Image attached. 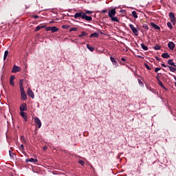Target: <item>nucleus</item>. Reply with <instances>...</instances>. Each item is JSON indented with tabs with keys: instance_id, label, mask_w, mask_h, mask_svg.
Listing matches in <instances>:
<instances>
[{
	"instance_id": "obj_1",
	"label": "nucleus",
	"mask_w": 176,
	"mask_h": 176,
	"mask_svg": "<svg viewBox=\"0 0 176 176\" xmlns=\"http://www.w3.org/2000/svg\"><path fill=\"white\" fill-rule=\"evenodd\" d=\"M86 14H85V12H77L74 14V19H82V20H84L85 19V15Z\"/></svg>"
},
{
	"instance_id": "obj_2",
	"label": "nucleus",
	"mask_w": 176,
	"mask_h": 176,
	"mask_svg": "<svg viewBox=\"0 0 176 176\" xmlns=\"http://www.w3.org/2000/svg\"><path fill=\"white\" fill-rule=\"evenodd\" d=\"M169 18L170 19V21L173 25H175L176 24V19H175V14L173 12H169Z\"/></svg>"
},
{
	"instance_id": "obj_3",
	"label": "nucleus",
	"mask_w": 176,
	"mask_h": 176,
	"mask_svg": "<svg viewBox=\"0 0 176 176\" xmlns=\"http://www.w3.org/2000/svg\"><path fill=\"white\" fill-rule=\"evenodd\" d=\"M129 28H131V31L133 32V34L138 36V30L134 27L133 24H129Z\"/></svg>"
},
{
	"instance_id": "obj_4",
	"label": "nucleus",
	"mask_w": 176,
	"mask_h": 176,
	"mask_svg": "<svg viewBox=\"0 0 176 176\" xmlns=\"http://www.w3.org/2000/svg\"><path fill=\"white\" fill-rule=\"evenodd\" d=\"M21 71V67L14 65L12 67V74H16V72H20Z\"/></svg>"
},
{
	"instance_id": "obj_5",
	"label": "nucleus",
	"mask_w": 176,
	"mask_h": 176,
	"mask_svg": "<svg viewBox=\"0 0 176 176\" xmlns=\"http://www.w3.org/2000/svg\"><path fill=\"white\" fill-rule=\"evenodd\" d=\"M108 14H109V17H113V16H115L116 14V9L115 8H113L110 10H109V12H108Z\"/></svg>"
},
{
	"instance_id": "obj_6",
	"label": "nucleus",
	"mask_w": 176,
	"mask_h": 176,
	"mask_svg": "<svg viewBox=\"0 0 176 176\" xmlns=\"http://www.w3.org/2000/svg\"><path fill=\"white\" fill-rule=\"evenodd\" d=\"M27 94L29 97H31V98H35V95L34 94L32 89H31L30 88L28 89Z\"/></svg>"
},
{
	"instance_id": "obj_7",
	"label": "nucleus",
	"mask_w": 176,
	"mask_h": 176,
	"mask_svg": "<svg viewBox=\"0 0 176 176\" xmlns=\"http://www.w3.org/2000/svg\"><path fill=\"white\" fill-rule=\"evenodd\" d=\"M20 115L24 119L25 122H28V115L24 111H20Z\"/></svg>"
},
{
	"instance_id": "obj_8",
	"label": "nucleus",
	"mask_w": 176,
	"mask_h": 176,
	"mask_svg": "<svg viewBox=\"0 0 176 176\" xmlns=\"http://www.w3.org/2000/svg\"><path fill=\"white\" fill-rule=\"evenodd\" d=\"M34 122L38 126V129L42 127V122H41V120L38 118V117L34 118Z\"/></svg>"
},
{
	"instance_id": "obj_9",
	"label": "nucleus",
	"mask_w": 176,
	"mask_h": 176,
	"mask_svg": "<svg viewBox=\"0 0 176 176\" xmlns=\"http://www.w3.org/2000/svg\"><path fill=\"white\" fill-rule=\"evenodd\" d=\"M19 109L21 112H24V111H27V104L26 103H23L21 104Z\"/></svg>"
},
{
	"instance_id": "obj_10",
	"label": "nucleus",
	"mask_w": 176,
	"mask_h": 176,
	"mask_svg": "<svg viewBox=\"0 0 176 176\" xmlns=\"http://www.w3.org/2000/svg\"><path fill=\"white\" fill-rule=\"evenodd\" d=\"M168 47H169V49L170 50H174V48L175 47V44L171 41H170L168 43Z\"/></svg>"
},
{
	"instance_id": "obj_11",
	"label": "nucleus",
	"mask_w": 176,
	"mask_h": 176,
	"mask_svg": "<svg viewBox=\"0 0 176 176\" xmlns=\"http://www.w3.org/2000/svg\"><path fill=\"white\" fill-rule=\"evenodd\" d=\"M14 76H11L10 78V85L11 86H14Z\"/></svg>"
},
{
	"instance_id": "obj_12",
	"label": "nucleus",
	"mask_w": 176,
	"mask_h": 176,
	"mask_svg": "<svg viewBox=\"0 0 176 176\" xmlns=\"http://www.w3.org/2000/svg\"><path fill=\"white\" fill-rule=\"evenodd\" d=\"M151 27L155 28V30H160V27L159 25H156V23H155L153 22L151 23Z\"/></svg>"
},
{
	"instance_id": "obj_13",
	"label": "nucleus",
	"mask_w": 176,
	"mask_h": 176,
	"mask_svg": "<svg viewBox=\"0 0 176 176\" xmlns=\"http://www.w3.org/2000/svg\"><path fill=\"white\" fill-rule=\"evenodd\" d=\"M26 163H28V162H34V163H37L38 162V160L37 159H34V158H30V159H27L25 160Z\"/></svg>"
},
{
	"instance_id": "obj_14",
	"label": "nucleus",
	"mask_w": 176,
	"mask_h": 176,
	"mask_svg": "<svg viewBox=\"0 0 176 176\" xmlns=\"http://www.w3.org/2000/svg\"><path fill=\"white\" fill-rule=\"evenodd\" d=\"M167 64L171 65L172 67H176V64L174 62H173V59H169L167 62Z\"/></svg>"
},
{
	"instance_id": "obj_15",
	"label": "nucleus",
	"mask_w": 176,
	"mask_h": 176,
	"mask_svg": "<svg viewBox=\"0 0 176 176\" xmlns=\"http://www.w3.org/2000/svg\"><path fill=\"white\" fill-rule=\"evenodd\" d=\"M89 35V33L86 32H81V34L78 35V38H83V36H87Z\"/></svg>"
},
{
	"instance_id": "obj_16",
	"label": "nucleus",
	"mask_w": 176,
	"mask_h": 176,
	"mask_svg": "<svg viewBox=\"0 0 176 176\" xmlns=\"http://www.w3.org/2000/svg\"><path fill=\"white\" fill-rule=\"evenodd\" d=\"M21 100H22V101H25V100H27V94H25V92L21 94Z\"/></svg>"
},
{
	"instance_id": "obj_17",
	"label": "nucleus",
	"mask_w": 176,
	"mask_h": 176,
	"mask_svg": "<svg viewBox=\"0 0 176 176\" xmlns=\"http://www.w3.org/2000/svg\"><path fill=\"white\" fill-rule=\"evenodd\" d=\"M84 20H86L87 21H92L93 18L91 16H89L86 15V14H85V15L84 16Z\"/></svg>"
},
{
	"instance_id": "obj_18",
	"label": "nucleus",
	"mask_w": 176,
	"mask_h": 176,
	"mask_svg": "<svg viewBox=\"0 0 176 176\" xmlns=\"http://www.w3.org/2000/svg\"><path fill=\"white\" fill-rule=\"evenodd\" d=\"M100 34L97 32H94L90 34L89 38H98Z\"/></svg>"
},
{
	"instance_id": "obj_19",
	"label": "nucleus",
	"mask_w": 176,
	"mask_h": 176,
	"mask_svg": "<svg viewBox=\"0 0 176 176\" xmlns=\"http://www.w3.org/2000/svg\"><path fill=\"white\" fill-rule=\"evenodd\" d=\"M168 68L169 69V71H170V72H176V67H175L168 65Z\"/></svg>"
},
{
	"instance_id": "obj_20",
	"label": "nucleus",
	"mask_w": 176,
	"mask_h": 176,
	"mask_svg": "<svg viewBox=\"0 0 176 176\" xmlns=\"http://www.w3.org/2000/svg\"><path fill=\"white\" fill-rule=\"evenodd\" d=\"M157 82L160 87H162V89H164V90H166V87H164V85H163V82H162L160 80H157Z\"/></svg>"
},
{
	"instance_id": "obj_21",
	"label": "nucleus",
	"mask_w": 176,
	"mask_h": 176,
	"mask_svg": "<svg viewBox=\"0 0 176 176\" xmlns=\"http://www.w3.org/2000/svg\"><path fill=\"white\" fill-rule=\"evenodd\" d=\"M110 60H111V63H113L114 64V65H118V61H116V59H115V58L111 56Z\"/></svg>"
},
{
	"instance_id": "obj_22",
	"label": "nucleus",
	"mask_w": 176,
	"mask_h": 176,
	"mask_svg": "<svg viewBox=\"0 0 176 176\" xmlns=\"http://www.w3.org/2000/svg\"><path fill=\"white\" fill-rule=\"evenodd\" d=\"M57 31H58V28L56 26L51 27V32L52 33L57 32Z\"/></svg>"
},
{
	"instance_id": "obj_23",
	"label": "nucleus",
	"mask_w": 176,
	"mask_h": 176,
	"mask_svg": "<svg viewBox=\"0 0 176 176\" xmlns=\"http://www.w3.org/2000/svg\"><path fill=\"white\" fill-rule=\"evenodd\" d=\"M162 58H170V54L168 53H164L162 54Z\"/></svg>"
},
{
	"instance_id": "obj_24",
	"label": "nucleus",
	"mask_w": 176,
	"mask_h": 176,
	"mask_svg": "<svg viewBox=\"0 0 176 176\" xmlns=\"http://www.w3.org/2000/svg\"><path fill=\"white\" fill-rule=\"evenodd\" d=\"M87 47L89 50H90V52H94V47L90 46V45L87 44Z\"/></svg>"
},
{
	"instance_id": "obj_25",
	"label": "nucleus",
	"mask_w": 176,
	"mask_h": 176,
	"mask_svg": "<svg viewBox=\"0 0 176 176\" xmlns=\"http://www.w3.org/2000/svg\"><path fill=\"white\" fill-rule=\"evenodd\" d=\"M110 19H111L112 21H116V23H119V19H118V17L111 16Z\"/></svg>"
},
{
	"instance_id": "obj_26",
	"label": "nucleus",
	"mask_w": 176,
	"mask_h": 176,
	"mask_svg": "<svg viewBox=\"0 0 176 176\" xmlns=\"http://www.w3.org/2000/svg\"><path fill=\"white\" fill-rule=\"evenodd\" d=\"M132 16H133V17H134L135 19H138V15H137V12H135V11H133V12H132Z\"/></svg>"
},
{
	"instance_id": "obj_27",
	"label": "nucleus",
	"mask_w": 176,
	"mask_h": 176,
	"mask_svg": "<svg viewBox=\"0 0 176 176\" xmlns=\"http://www.w3.org/2000/svg\"><path fill=\"white\" fill-rule=\"evenodd\" d=\"M141 47L143 49V50H148V46L145 45L144 43L141 44Z\"/></svg>"
},
{
	"instance_id": "obj_28",
	"label": "nucleus",
	"mask_w": 176,
	"mask_h": 176,
	"mask_svg": "<svg viewBox=\"0 0 176 176\" xmlns=\"http://www.w3.org/2000/svg\"><path fill=\"white\" fill-rule=\"evenodd\" d=\"M155 50H160V49H162V46L159 45H156L154 47Z\"/></svg>"
},
{
	"instance_id": "obj_29",
	"label": "nucleus",
	"mask_w": 176,
	"mask_h": 176,
	"mask_svg": "<svg viewBox=\"0 0 176 176\" xmlns=\"http://www.w3.org/2000/svg\"><path fill=\"white\" fill-rule=\"evenodd\" d=\"M72 31H78V28H76V27L71 28L69 29V32H72Z\"/></svg>"
},
{
	"instance_id": "obj_30",
	"label": "nucleus",
	"mask_w": 176,
	"mask_h": 176,
	"mask_svg": "<svg viewBox=\"0 0 176 176\" xmlns=\"http://www.w3.org/2000/svg\"><path fill=\"white\" fill-rule=\"evenodd\" d=\"M20 91H21V94L25 93V91H24L23 86L20 87Z\"/></svg>"
},
{
	"instance_id": "obj_31",
	"label": "nucleus",
	"mask_w": 176,
	"mask_h": 176,
	"mask_svg": "<svg viewBox=\"0 0 176 176\" xmlns=\"http://www.w3.org/2000/svg\"><path fill=\"white\" fill-rule=\"evenodd\" d=\"M21 140L23 144H27V140H25V138L24 136L21 137Z\"/></svg>"
},
{
	"instance_id": "obj_32",
	"label": "nucleus",
	"mask_w": 176,
	"mask_h": 176,
	"mask_svg": "<svg viewBox=\"0 0 176 176\" xmlns=\"http://www.w3.org/2000/svg\"><path fill=\"white\" fill-rule=\"evenodd\" d=\"M167 25H168V28H170V30H172V28H173V24H171L170 22H168V23H167Z\"/></svg>"
},
{
	"instance_id": "obj_33",
	"label": "nucleus",
	"mask_w": 176,
	"mask_h": 176,
	"mask_svg": "<svg viewBox=\"0 0 176 176\" xmlns=\"http://www.w3.org/2000/svg\"><path fill=\"white\" fill-rule=\"evenodd\" d=\"M93 13V11H90V10H85V14H86V15H87V14H91Z\"/></svg>"
},
{
	"instance_id": "obj_34",
	"label": "nucleus",
	"mask_w": 176,
	"mask_h": 176,
	"mask_svg": "<svg viewBox=\"0 0 176 176\" xmlns=\"http://www.w3.org/2000/svg\"><path fill=\"white\" fill-rule=\"evenodd\" d=\"M62 28H63V30H68V28H69V25H63L62 26Z\"/></svg>"
},
{
	"instance_id": "obj_35",
	"label": "nucleus",
	"mask_w": 176,
	"mask_h": 176,
	"mask_svg": "<svg viewBox=\"0 0 176 176\" xmlns=\"http://www.w3.org/2000/svg\"><path fill=\"white\" fill-rule=\"evenodd\" d=\"M143 28H144V30H149V27L146 25V23L143 24Z\"/></svg>"
},
{
	"instance_id": "obj_36",
	"label": "nucleus",
	"mask_w": 176,
	"mask_h": 176,
	"mask_svg": "<svg viewBox=\"0 0 176 176\" xmlns=\"http://www.w3.org/2000/svg\"><path fill=\"white\" fill-rule=\"evenodd\" d=\"M78 163L81 164V166H85V162H83V160H79Z\"/></svg>"
},
{
	"instance_id": "obj_37",
	"label": "nucleus",
	"mask_w": 176,
	"mask_h": 176,
	"mask_svg": "<svg viewBox=\"0 0 176 176\" xmlns=\"http://www.w3.org/2000/svg\"><path fill=\"white\" fill-rule=\"evenodd\" d=\"M144 67H146V68L147 69H148V71H151V67H149V65L148 64L145 63Z\"/></svg>"
},
{
	"instance_id": "obj_38",
	"label": "nucleus",
	"mask_w": 176,
	"mask_h": 176,
	"mask_svg": "<svg viewBox=\"0 0 176 176\" xmlns=\"http://www.w3.org/2000/svg\"><path fill=\"white\" fill-rule=\"evenodd\" d=\"M9 155H10V157H13V156H14V153H12L11 151H9Z\"/></svg>"
},
{
	"instance_id": "obj_39",
	"label": "nucleus",
	"mask_w": 176,
	"mask_h": 176,
	"mask_svg": "<svg viewBox=\"0 0 176 176\" xmlns=\"http://www.w3.org/2000/svg\"><path fill=\"white\" fill-rule=\"evenodd\" d=\"M161 69H162V68H160V67H155V72H159V71H160Z\"/></svg>"
},
{
	"instance_id": "obj_40",
	"label": "nucleus",
	"mask_w": 176,
	"mask_h": 176,
	"mask_svg": "<svg viewBox=\"0 0 176 176\" xmlns=\"http://www.w3.org/2000/svg\"><path fill=\"white\" fill-rule=\"evenodd\" d=\"M20 151H21L22 152L24 151V145L23 144H21Z\"/></svg>"
},
{
	"instance_id": "obj_41",
	"label": "nucleus",
	"mask_w": 176,
	"mask_h": 176,
	"mask_svg": "<svg viewBox=\"0 0 176 176\" xmlns=\"http://www.w3.org/2000/svg\"><path fill=\"white\" fill-rule=\"evenodd\" d=\"M156 79L157 80H160V75L159 74V73L157 74Z\"/></svg>"
},
{
	"instance_id": "obj_42",
	"label": "nucleus",
	"mask_w": 176,
	"mask_h": 176,
	"mask_svg": "<svg viewBox=\"0 0 176 176\" xmlns=\"http://www.w3.org/2000/svg\"><path fill=\"white\" fill-rule=\"evenodd\" d=\"M9 54V51L6 50L4 52V56H6V57H8V55Z\"/></svg>"
},
{
	"instance_id": "obj_43",
	"label": "nucleus",
	"mask_w": 176,
	"mask_h": 176,
	"mask_svg": "<svg viewBox=\"0 0 176 176\" xmlns=\"http://www.w3.org/2000/svg\"><path fill=\"white\" fill-rule=\"evenodd\" d=\"M45 31H52V27H47Z\"/></svg>"
},
{
	"instance_id": "obj_44",
	"label": "nucleus",
	"mask_w": 176,
	"mask_h": 176,
	"mask_svg": "<svg viewBox=\"0 0 176 176\" xmlns=\"http://www.w3.org/2000/svg\"><path fill=\"white\" fill-rule=\"evenodd\" d=\"M161 65H162V67H164V68L168 67V65H166V64H164V63H162Z\"/></svg>"
},
{
	"instance_id": "obj_45",
	"label": "nucleus",
	"mask_w": 176,
	"mask_h": 176,
	"mask_svg": "<svg viewBox=\"0 0 176 176\" xmlns=\"http://www.w3.org/2000/svg\"><path fill=\"white\" fill-rule=\"evenodd\" d=\"M138 83L142 86H144V83H142V81H141V80L138 79Z\"/></svg>"
},
{
	"instance_id": "obj_46",
	"label": "nucleus",
	"mask_w": 176,
	"mask_h": 176,
	"mask_svg": "<svg viewBox=\"0 0 176 176\" xmlns=\"http://www.w3.org/2000/svg\"><path fill=\"white\" fill-rule=\"evenodd\" d=\"M39 30H41V26H37L35 29V31H39Z\"/></svg>"
},
{
	"instance_id": "obj_47",
	"label": "nucleus",
	"mask_w": 176,
	"mask_h": 176,
	"mask_svg": "<svg viewBox=\"0 0 176 176\" xmlns=\"http://www.w3.org/2000/svg\"><path fill=\"white\" fill-rule=\"evenodd\" d=\"M19 86L20 87L23 86V80H20V81H19Z\"/></svg>"
},
{
	"instance_id": "obj_48",
	"label": "nucleus",
	"mask_w": 176,
	"mask_h": 176,
	"mask_svg": "<svg viewBox=\"0 0 176 176\" xmlns=\"http://www.w3.org/2000/svg\"><path fill=\"white\" fill-rule=\"evenodd\" d=\"M43 151H47V146H45L43 148Z\"/></svg>"
},
{
	"instance_id": "obj_49",
	"label": "nucleus",
	"mask_w": 176,
	"mask_h": 176,
	"mask_svg": "<svg viewBox=\"0 0 176 176\" xmlns=\"http://www.w3.org/2000/svg\"><path fill=\"white\" fill-rule=\"evenodd\" d=\"M33 17H34V19H38V18H39V16H38V15H34Z\"/></svg>"
},
{
	"instance_id": "obj_50",
	"label": "nucleus",
	"mask_w": 176,
	"mask_h": 176,
	"mask_svg": "<svg viewBox=\"0 0 176 176\" xmlns=\"http://www.w3.org/2000/svg\"><path fill=\"white\" fill-rule=\"evenodd\" d=\"M107 12H108L107 10H102V13H107Z\"/></svg>"
},
{
	"instance_id": "obj_51",
	"label": "nucleus",
	"mask_w": 176,
	"mask_h": 176,
	"mask_svg": "<svg viewBox=\"0 0 176 176\" xmlns=\"http://www.w3.org/2000/svg\"><path fill=\"white\" fill-rule=\"evenodd\" d=\"M155 58H156L158 61H160V58H159V56H155Z\"/></svg>"
},
{
	"instance_id": "obj_52",
	"label": "nucleus",
	"mask_w": 176,
	"mask_h": 176,
	"mask_svg": "<svg viewBox=\"0 0 176 176\" xmlns=\"http://www.w3.org/2000/svg\"><path fill=\"white\" fill-rule=\"evenodd\" d=\"M45 27H46L45 25H41V26H40V28H41V30H42V28H45Z\"/></svg>"
},
{
	"instance_id": "obj_53",
	"label": "nucleus",
	"mask_w": 176,
	"mask_h": 176,
	"mask_svg": "<svg viewBox=\"0 0 176 176\" xmlns=\"http://www.w3.org/2000/svg\"><path fill=\"white\" fill-rule=\"evenodd\" d=\"M121 60H122V61H124V62L126 61V58H122Z\"/></svg>"
},
{
	"instance_id": "obj_54",
	"label": "nucleus",
	"mask_w": 176,
	"mask_h": 176,
	"mask_svg": "<svg viewBox=\"0 0 176 176\" xmlns=\"http://www.w3.org/2000/svg\"><path fill=\"white\" fill-rule=\"evenodd\" d=\"M8 58V56H6L5 55L3 56V60H6Z\"/></svg>"
},
{
	"instance_id": "obj_55",
	"label": "nucleus",
	"mask_w": 176,
	"mask_h": 176,
	"mask_svg": "<svg viewBox=\"0 0 176 176\" xmlns=\"http://www.w3.org/2000/svg\"><path fill=\"white\" fill-rule=\"evenodd\" d=\"M87 25L90 27V25Z\"/></svg>"
}]
</instances>
